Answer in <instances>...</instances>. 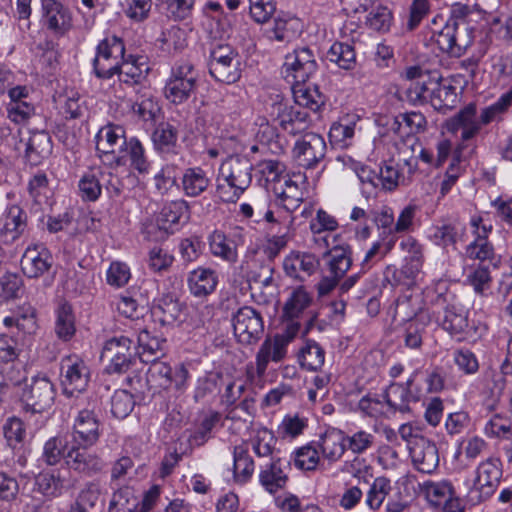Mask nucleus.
Masks as SVG:
<instances>
[{
	"instance_id": "423d86ee",
	"label": "nucleus",
	"mask_w": 512,
	"mask_h": 512,
	"mask_svg": "<svg viewBox=\"0 0 512 512\" xmlns=\"http://www.w3.org/2000/svg\"><path fill=\"white\" fill-rule=\"evenodd\" d=\"M97 155L104 165L123 164L120 155L127 142L125 130L120 125L108 124L102 127L95 136Z\"/></svg>"
},
{
	"instance_id": "a19ab883",
	"label": "nucleus",
	"mask_w": 512,
	"mask_h": 512,
	"mask_svg": "<svg viewBox=\"0 0 512 512\" xmlns=\"http://www.w3.org/2000/svg\"><path fill=\"white\" fill-rule=\"evenodd\" d=\"M80 196L84 201H96L102 192V170L93 168L83 174L79 183Z\"/></svg>"
},
{
	"instance_id": "f8f14e48",
	"label": "nucleus",
	"mask_w": 512,
	"mask_h": 512,
	"mask_svg": "<svg viewBox=\"0 0 512 512\" xmlns=\"http://www.w3.org/2000/svg\"><path fill=\"white\" fill-rule=\"evenodd\" d=\"M88 448L72 444L65 454L68 469L83 478L94 477L106 467L104 460Z\"/></svg>"
},
{
	"instance_id": "1a4fd4ad",
	"label": "nucleus",
	"mask_w": 512,
	"mask_h": 512,
	"mask_svg": "<svg viewBox=\"0 0 512 512\" xmlns=\"http://www.w3.org/2000/svg\"><path fill=\"white\" fill-rule=\"evenodd\" d=\"M326 151L324 138L320 134L308 132L295 142L292 157L298 166L313 169L325 158Z\"/></svg>"
},
{
	"instance_id": "9b49d317",
	"label": "nucleus",
	"mask_w": 512,
	"mask_h": 512,
	"mask_svg": "<svg viewBox=\"0 0 512 512\" xmlns=\"http://www.w3.org/2000/svg\"><path fill=\"white\" fill-rule=\"evenodd\" d=\"M102 424L93 409L82 408L77 411L71 428L72 444L92 447L102 434Z\"/></svg>"
},
{
	"instance_id": "5701e85b",
	"label": "nucleus",
	"mask_w": 512,
	"mask_h": 512,
	"mask_svg": "<svg viewBox=\"0 0 512 512\" xmlns=\"http://www.w3.org/2000/svg\"><path fill=\"white\" fill-rule=\"evenodd\" d=\"M438 320L442 328L458 341L466 339L471 333L468 312L461 307L447 306Z\"/></svg>"
},
{
	"instance_id": "0eeeda50",
	"label": "nucleus",
	"mask_w": 512,
	"mask_h": 512,
	"mask_svg": "<svg viewBox=\"0 0 512 512\" xmlns=\"http://www.w3.org/2000/svg\"><path fill=\"white\" fill-rule=\"evenodd\" d=\"M269 115L272 121L286 133L296 136L310 128L312 120L310 114L299 106H291L283 101H275L271 104Z\"/></svg>"
},
{
	"instance_id": "603ef678",
	"label": "nucleus",
	"mask_w": 512,
	"mask_h": 512,
	"mask_svg": "<svg viewBox=\"0 0 512 512\" xmlns=\"http://www.w3.org/2000/svg\"><path fill=\"white\" fill-rule=\"evenodd\" d=\"M393 23V13L386 6H376L367 14L365 25L376 32L386 33Z\"/></svg>"
},
{
	"instance_id": "dca6fc26",
	"label": "nucleus",
	"mask_w": 512,
	"mask_h": 512,
	"mask_svg": "<svg viewBox=\"0 0 512 512\" xmlns=\"http://www.w3.org/2000/svg\"><path fill=\"white\" fill-rule=\"evenodd\" d=\"M61 375L64 393L72 394L86 389L89 382V369L76 355H70L61 361Z\"/></svg>"
},
{
	"instance_id": "6ab92c4d",
	"label": "nucleus",
	"mask_w": 512,
	"mask_h": 512,
	"mask_svg": "<svg viewBox=\"0 0 512 512\" xmlns=\"http://www.w3.org/2000/svg\"><path fill=\"white\" fill-rule=\"evenodd\" d=\"M53 256L43 245L28 247L21 259L23 273L29 278H38L49 272Z\"/></svg>"
},
{
	"instance_id": "72a5a7b5",
	"label": "nucleus",
	"mask_w": 512,
	"mask_h": 512,
	"mask_svg": "<svg viewBox=\"0 0 512 512\" xmlns=\"http://www.w3.org/2000/svg\"><path fill=\"white\" fill-rule=\"evenodd\" d=\"M209 248L213 256L230 264L238 260L237 246L234 240L228 238L222 231H213L209 238Z\"/></svg>"
},
{
	"instance_id": "2eb2a0df",
	"label": "nucleus",
	"mask_w": 512,
	"mask_h": 512,
	"mask_svg": "<svg viewBox=\"0 0 512 512\" xmlns=\"http://www.w3.org/2000/svg\"><path fill=\"white\" fill-rule=\"evenodd\" d=\"M232 325L237 340L246 345L256 342L264 330L260 313L248 306L240 308L235 313Z\"/></svg>"
},
{
	"instance_id": "de8ad7c7",
	"label": "nucleus",
	"mask_w": 512,
	"mask_h": 512,
	"mask_svg": "<svg viewBox=\"0 0 512 512\" xmlns=\"http://www.w3.org/2000/svg\"><path fill=\"white\" fill-rule=\"evenodd\" d=\"M138 507L139 501L133 490L124 486L113 493L108 512H138Z\"/></svg>"
},
{
	"instance_id": "aec40b11",
	"label": "nucleus",
	"mask_w": 512,
	"mask_h": 512,
	"mask_svg": "<svg viewBox=\"0 0 512 512\" xmlns=\"http://www.w3.org/2000/svg\"><path fill=\"white\" fill-rule=\"evenodd\" d=\"M409 453L413 465L419 472L431 474L439 466L438 448L427 438H416Z\"/></svg>"
},
{
	"instance_id": "2f4dec72",
	"label": "nucleus",
	"mask_w": 512,
	"mask_h": 512,
	"mask_svg": "<svg viewBox=\"0 0 512 512\" xmlns=\"http://www.w3.org/2000/svg\"><path fill=\"white\" fill-rule=\"evenodd\" d=\"M148 71L149 67L143 57L129 56V59L121 60L117 75L121 83L133 86L141 83Z\"/></svg>"
},
{
	"instance_id": "f3484780",
	"label": "nucleus",
	"mask_w": 512,
	"mask_h": 512,
	"mask_svg": "<svg viewBox=\"0 0 512 512\" xmlns=\"http://www.w3.org/2000/svg\"><path fill=\"white\" fill-rule=\"evenodd\" d=\"M289 336L267 337L261 344L256 354V374L258 377L265 375L270 362L279 363L287 355Z\"/></svg>"
},
{
	"instance_id": "09e8293b",
	"label": "nucleus",
	"mask_w": 512,
	"mask_h": 512,
	"mask_svg": "<svg viewBox=\"0 0 512 512\" xmlns=\"http://www.w3.org/2000/svg\"><path fill=\"white\" fill-rule=\"evenodd\" d=\"M327 58L345 70L353 69L356 64L354 47L348 43L335 42L328 50Z\"/></svg>"
},
{
	"instance_id": "69168bd1",
	"label": "nucleus",
	"mask_w": 512,
	"mask_h": 512,
	"mask_svg": "<svg viewBox=\"0 0 512 512\" xmlns=\"http://www.w3.org/2000/svg\"><path fill=\"white\" fill-rule=\"evenodd\" d=\"M431 79L428 81H414L404 91L406 100L413 105L429 103L431 91Z\"/></svg>"
},
{
	"instance_id": "c03bdc74",
	"label": "nucleus",
	"mask_w": 512,
	"mask_h": 512,
	"mask_svg": "<svg viewBox=\"0 0 512 512\" xmlns=\"http://www.w3.org/2000/svg\"><path fill=\"white\" fill-rule=\"evenodd\" d=\"M284 186L278 192V188L275 187L279 198L282 201L283 207L290 212L295 211L304 200V192L299 187L298 180H293L288 175L283 177Z\"/></svg>"
},
{
	"instance_id": "e2e57ef3",
	"label": "nucleus",
	"mask_w": 512,
	"mask_h": 512,
	"mask_svg": "<svg viewBox=\"0 0 512 512\" xmlns=\"http://www.w3.org/2000/svg\"><path fill=\"white\" fill-rule=\"evenodd\" d=\"M133 395L126 390H118L111 398V413L118 419H124L134 409Z\"/></svg>"
},
{
	"instance_id": "49530a36",
	"label": "nucleus",
	"mask_w": 512,
	"mask_h": 512,
	"mask_svg": "<svg viewBox=\"0 0 512 512\" xmlns=\"http://www.w3.org/2000/svg\"><path fill=\"white\" fill-rule=\"evenodd\" d=\"M234 478L238 483H246L254 473V461L243 446H236L233 452Z\"/></svg>"
},
{
	"instance_id": "6e6552de",
	"label": "nucleus",
	"mask_w": 512,
	"mask_h": 512,
	"mask_svg": "<svg viewBox=\"0 0 512 512\" xmlns=\"http://www.w3.org/2000/svg\"><path fill=\"white\" fill-rule=\"evenodd\" d=\"M56 389L46 376H34L26 383L22 393V400L27 410L33 413H42L50 409L55 401Z\"/></svg>"
},
{
	"instance_id": "bf43d9fd",
	"label": "nucleus",
	"mask_w": 512,
	"mask_h": 512,
	"mask_svg": "<svg viewBox=\"0 0 512 512\" xmlns=\"http://www.w3.org/2000/svg\"><path fill=\"white\" fill-rule=\"evenodd\" d=\"M69 448L61 437H51L44 444L42 459L49 466L57 465L62 458L65 460V454Z\"/></svg>"
},
{
	"instance_id": "3c124183",
	"label": "nucleus",
	"mask_w": 512,
	"mask_h": 512,
	"mask_svg": "<svg viewBox=\"0 0 512 512\" xmlns=\"http://www.w3.org/2000/svg\"><path fill=\"white\" fill-rule=\"evenodd\" d=\"M75 318L72 307L65 303L57 310L55 321V333L58 338L67 341L75 334Z\"/></svg>"
},
{
	"instance_id": "c85d7f7f",
	"label": "nucleus",
	"mask_w": 512,
	"mask_h": 512,
	"mask_svg": "<svg viewBox=\"0 0 512 512\" xmlns=\"http://www.w3.org/2000/svg\"><path fill=\"white\" fill-rule=\"evenodd\" d=\"M492 230V226L483 225L482 232L474 237V240L465 248V255L470 260H478L480 262H492L495 259V249L488 239V235Z\"/></svg>"
},
{
	"instance_id": "f03ea898",
	"label": "nucleus",
	"mask_w": 512,
	"mask_h": 512,
	"mask_svg": "<svg viewBox=\"0 0 512 512\" xmlns=\"http://www.w3.org/2000/svg\"><path fill=\"white\" fill-rule=\"evenodd\" d=\"M199 74L194 65L187 60L177 61L164 86L166 99L175 104L185 103L197 90Z\"/></svg>"
},
{
	"instance_id": "473e14b6",
	"label": "nucleus",
	"mask_w": 512,
	"mask_h": 512,
	"mask_svg": "<svg viewBox=\"0 0 512 512\" xmlns=\"http://www.w3.org/2000/svg\"><path fill=\"white\" fill-rule=\"evenodd\" d=\"M52 152L50 135L45 131H36L31 134L26 144V158L32 165H38Z\"/></svg>"
},
{
	"instance_id": "c756f323",
	"label": "nucleus",
	"mask_w": 512,
	"mask_h": 512,
	"mask_svg": "<svg viewBox=\"0 0 512 512\" xmlns=\"http://www.w3.org/2000/svg\"><path fill=\"white\" fill-rule=\"evenodd\" d=\"M184 305L172 294L162 295L153 307L152 313L162 325H172L181 321Z\"/></svg>"
},
{
	"instance_id": "cd10ccee",
	"label": "nucleus",
	"mask_w": 512,
	"mask_h": 512,
	"mask_svg": "<svg viewBox=\"0 0 512 512\" xmlns=\"http://www.w3.org/2000/svg\"><path fill=\"white\" fill-rule=\"evenodd\" d=\"M218 284L216 272L210 268L198 267L188 276L190 292L196 297H204L215 291Z\"/></svg>"
},
{
	"instance_id": "774afa93",
	"label": "nucleus",
	"mask_w": 512,
	"mask_h": 512,
	"mask_svg": "<svg viewBox=\"0 0 512 512\" xmlns=\"http://www.w3.org/2000/svg\"><path fill=\"white\" fill-rule=\"evenodd\" d=\"M485 434L489 437L512 438V420L495 414L485 425Z\"/></svg>"
},
{
	"instance_id": "37998d69",
	"label": "nucleus",
	"mask_w": 512,
	"mask_h": 512,
	"mask_svg": "<svg viewBox=\"0 0 512 512\" xmlns=\"http://www.w3.org/2000/svg\"><path fill=\"white\" fill-rule=\"evenodd\" d=\"M352 265L351 248L348 245L335 246L329 251L328 268L331 275L343 278Z\"/></svg>"
},
{
	"instance_id": "f257e3e1",
	"label": "nucleus",
	"mask_w": 512,
	"mask_h": 512,
	"mask_svg": "<svg viewBox=\"0 0 512 512\" xmlns=\"http://www.w3.org/2000/svg\"><path fill=\"white\" fill-rule=\"evenodd\" d=\"M216 182L220 200L235 203L252 182V163L241 155L227 157L219 168Z\"/></svg>"
},
{
	"instance_id": "6e6d98bb",
	"label": "nucleus",
	"mask_w": 512,
	"mask_h": 512,
	"mask_svg": "<svg viewBox=\"0 0 512 512\" xmlns=\"http://www.w3.org/2000/svg\"><path fill=\"white\" fill-rule=\"evenodd\" d=\"M310 294L302 287L295 289L284 305V315L290 319L297 318L311 303Z\"/></svg>"
},
{
	"instance_id": "4be33fe9",
	"label": "nucleus",
	"mask_w": 512,
	"mask_h": 512,
	"mask_svg": "<svg viewBox=\"0 0 512 512\" xmlns=\"http://www.w3.org/2000/svg\"><path fill=\"white\" fill-rule=\"evenodd\" d=\"M287 470H289L288 462L272 456L271 462L261 467L259 482L267 492L275 494L285 488L289 480Z\"/></svg>"
},
{
	"instance_id": "8fccbe9b",
	"label": "nucleus",
	"mask_w": 512,
	"mask_h": 512,
	"mask_svg": "<svg viewBox=\"0 0 512 512\" xmlns=\"http://www.w3.org/2000/svg\"><path fill=\"white\" fill-rule=\"evenodd\" d=\"M160 49L167 53H177L187 47V33L178 26H172L162 32L158 39Z\"/></svg>"
},
{
	"instance_id": "4d7b16f0",
	"label": "nucleus",
	"mask_w": 512,
	"mask_h": 512,
	"mask_svg": "<svg viewBox=\"0 0 512 512\" xmlns=\"http://www.w3.org/2000/svg\"><path fill=\"white\" fill-rule=\"evenodd\" d=\"M375 439V435L366 430H358L352 434H346V450L355 455L364 454L374 446Z\"/></svg>"
},
{
	"instance_id": "4468645a",
	"label": "nucleus",
	"mask_w": 512,
	"mask_h": 512,
	"mask_svg": "<svg viewBox=\"0 0 512 512\" xmlns=\"http://www.w3.org/2000/svg\"><path fill=\"white\" fill-rule=\"evenodd\" d=\"M317 69L315 54L308 47L297 48L288 54L283 65L285 77H292L294 83H306Z\"/></svg>"
},
{
	"instance_id": "0e129e2a",
	"label": "nucleus",
	"mask_w": 512,
	"mask_h": 512,
	"mask_svg": "<svg viewBox=\"0 0 512 512\" xmlns=\"http://www.w3.org/2000/svg\"><path fill=\"white\" fill-rule=\"evenodd\" d=\"M466 281L477 294L484 295L490 289L492 281L489 268L484 265L475 267L467 274Z\"/></svg>"
},
{
	"instance_id": "a18cd8bd",
	"label": "nucleus",
	"mask_w": 512,
	"mask_h": 512,
	"mask_svg": "<svg viewBox=\"0 0 512 512\" xmlns=\"http://www.w3.org/2000/svg\"><path fill=\"white\" fill-rule=\"evenodd\" d=\"M391 490L390 479L384 476L374 478L366 492V505L373 511L379 510Z\"/></svg>"
},
{
	"instance_id": "052dcab7",
	"label": "nucleus",
	"mask_w": 512,
	"mask_h": 512,
	"mask_svg": "<svg viewBox=\"0 0 512 512\" xmlns=\"http://www.w3.org/2000/svg\"><path fill=\"white\" fill-rule=\"evenodd\" d=\"M294 22L293 19L277 17L274 20L273 27L267 29L265 35L270 41L290 42L295 37Z\"/></svg>"
},
{
	"instance_id": "a211bd4d",
	"label": "nucleus",
	"mask_w": 512,
	"mask_h": 512,
	"mask_svg": "<svg viewBox=\"0 0 512 512\" xmlns=\"http://www.w3.org/2000/svg\"><path fill=\"white\" fill-rule=\"evenodd\" d=\"M43 20L47 28L57 35H64L72 28V13L57 0H42Z\"/></svg>"
},
{
	"instance_id": "c9c22d12",
	"label": "nucleus",
	"mask_w": 512,
	"mask_h": 512,
	"mask_svg": "<svg viewBox=\"0 0 512 512\" xmlns=\"http://www.w3.org/2000/svg\"><path fill=\"white\" fill-rule=\"evenodd\" d=\"M189 217V204L183 199L171 201L163 206L158 217L157 224L160 229L169 231L173 225L180 222L182 217Z\"/></svg>"
},
{
	"instance_id": "7c9ffc66",
	"label": "nucleus",
	"mask_w": 512,
	"mask_h": 512,
	"mask_svg": "<svg viewBox=\"0 0 512 512\" xmlns=\"http://www.w3.org/2000/svg\"><path fill=\"white\" fill-rule=\"evenodd\" d=\"M138 356L144 363L159 360L165 354L166 340L152 336L147 329H141L137 337Z\"/></svg>"
},
{
	"instance_id": "9d476101",
	"label": "nucleus",
	"mask_w": 512,
	"mask_h": 512,
	"mask_svg": "<svg viewBox=\"0 0 512 512\" xmlns=\"http://www.w3.org/2000/svg\"><path fill=\"white\" fill-rule=\"evenodd\" d=\"M484 108L480 112L475 103H469L461 108L447 121V129L452 133L461 132L460 139L468 142L479 135L483 126L491 122H484Z\"/></svg>"
},
{
	"instance_id": "864d4df0",
	"label": "nucleus",
	"mask_w": 512,
	"mask_h": 512,
	"mask_svg": "<svg viewBox=\"0 0 512 512\" xmlns=\"http://www.w3.org/2000/svg\"><path fill=\"white\" fill-rule=\"evenodd\" d=\"M355 132V123L349 119H342L331 125L329 130L330 141L340 147L345 148L351 144Z\"/></svg>"
},
{
	"instance_id": "680f3d73",
	"label": "nucleus",
	"mask_w": 512,
	"mask_h": 512,
	"mask_svg": "<svg viewBox=\"0 0 512 512\" xmlns=\"http://www.w3.org/2000/svg\"><path fill=\"white\" fill-rule=\"evenodd\" d=\"M23 292V281L20 275L7 272L0 277V298L8 301L19 298Z\"/></svg>"
},
{
	"instance_id": "ddd939ff",
	"label": "nucleus",
	"mask_w": 512,
	"mask_h": 512,
	"mask_svg": "<svg viewBox=\"0 0 512 512\" xmlns=\"http://www.w3.org/2000/svg\"><path fill=\"white\" fill-rule=\"evenodd\" d=\"M474 36L468 34L467 28L448 24L433 33L432 40L438 48L452 57H461L473 43Z\"/></svg>"
},
{
	"instance_id": "7ed1b4c3",
	"label": "nucleus",
	"mask_w": 512,
	"mask_h": 512,
	"mask_svg": "<svg viewBox=\"0 0 512 512\" xmlns=\"http://www.w3.org/2000/svg\"><path fill=\"white\" fill-rule=\"evenodd\" d=\"M209 73L217 81L232 84L242 73L241 57L229 45H217L210 52Z\"/></svg>"
},
{
	"instance_id": "b1692460",
	"label": "nucleus",
	"mask_w": 512,
	"mask_h": 512,
	"mask_svg": "<svg viewBox=\"0 0 512 512\" xmlns=\"http://www.w3.org/2000/svg\"><path fill=\"white\" fill-rule=\"evenodd\" d=\"M66 489V479L59 469L43 470L35 476L33 490L45 499L60 497Z\"/></svg>"
},
{
	"instance_id": "79ce46f5",
	"label": "nucleus",
	"mask_w": 512,
	"mask_h": 512,
	"mask_svg": "<svg viewBox=\"0 0 512 512\" xmlns=\"http://www.w3.org/2000/svg\"><path fill=\"white\" fill-rule=\"evenodd\" d=\"M429 104L436 110L452 109L456 103V88L452 85L431 81Z\"/></svg>"
},
{
	"instance_id": "e433bc0d",
	"label": "nucleus",
	"mask_w": 512,
	"mask_h": 512,
	"mask_svg": "<svg viewBox=\"0 0 512 512\" xmlns=\"http://www.w3.org/2000/svg\"><path fill=\"white\" fill-rule=\"evenodd\" d=\"M293 97L295 104L300 108H307L316 112L324 104V95L316 86L305 85V83L293 84Z\"/></svg>"
},
{
	"instance_id": "f704fd0d",
	"label": "nucleus",
	"mask_w": 512,
	"mask_h": 512,
	"mask_svg": "<svg viewBox=\"0 0 512 512\" xmlns=\"http://www.w3.org/2000/svg\"><path fill=\"white\" fill-rule=\"evenodd\" d=\"M181 185L184 194L188 197H198L210 186V179L201 167L185 169L181 177Z\"/></svg>"
},
{
	"instance_id": "393cba45",
	"label": "nucleus",
	"mask_w": 512,
	"mask_h": 512,
	"mask_svg": "<svg viewBox=\"0 0 512 512\" xmlns=\"http://www.w3.org/2000/svg\"><path fill=\"white\" fill-rule=\"evenodd\" d=\"M154 148L164 158L171 159L179 154L178 130L168 122L159 123L152 134Z\"/></svg>"
},
{
	"instance_id": "412c9836",
	"label": "nucleus",
	"mask_w": 512,
	"mask_h": 512,
	"mask_svg": "<svg viewBox=\"0 0 512 512\" xmlns=\"http://www.w3.org/2000/svg\"><path fill=\"white\" fill-rule=\"evenodd\" d=\"M320 267L319 259L312 253L293 251L283 261V268L287 276L304 281Z\"/></svg>"
},
{
	"instance_id": "58836bf2",
	"label": "nucleus",
	"mask_w": 512,
	"mask_h": 512,
	"mask_svg": "<svg viewBox=\"0 0 512 512\" xmlns=\"http://www.w3.org/2000/svg\"><path fill=\"white\" fill-rule=\"evenodd\" d=\"M298 361L308 371L319 370L325 362V351L314 340L307 339L298 352Z\"/></svg>"
},
{
	"instance_id": "20e7f679",
	"label": "nucleus",
	"mask_w": 512,
	"mask_h": 512,
	"mask_svg": "<svg viewBox=\"0 0 512 512\" xmlns=\"http://www.w3.org/2000/svg\"><path fill=\"white\" fill-rule=\"evenodd\" d=\"M502 462L499 458L489 457L476 469V477L468 497L473 503L482 502L491 497L502 478Z\"/></svg>"
},
{
	"instance_id": "338daca9",
	"label": "nucleus",
	"mask_w": 512,
	"mask_h": 512,
	"mask_svg": "<svg viewBox=\"0 0 512 512\" xmlns=\"http://www.w3.org/2000/svg\"><path fill=\"white\" fill-rule=\"evenodd\" d=\"M60 99L62 100L61 110L66 119H78L84 115L86 108L79 93L70 91L60 96Z\"/></svg>"
},
{
	"instance_id": "4c0bfd02",
	"label": "nucleus",
	"mask_w": 512,
	"mask_h": 512,
	"mask_svg": "<svg viewBox=\"0 0 512 512\" xmlns=\"http://www.w3.org/2000/svg\"><path fill=\"white\" fill-rule=\"evenodd\" d=\"M27 227V214L17 205L9 207L4 215L3 227L1 234L14 241L24 233Z\"/></svg>"
},
{
	"instance_id": "13d9d810",
	"label": "nucleus",
	"mask_w": 512,
	"mask_h": 512,
	"mask_svg": "<svg viewBox=\"0 0 512 512\" xmlns=\"http://www.w3.org/2000/svg\"><path fill=\"white\" fill-rule=\"evenodd\" d=\"M255 137L261 146L266 147L272 153L279 154L283 152V146L280 142V135L277 128L268 122H262L259 125Z\"/></svg>"
},
{
	"instance_id": "ea45409f",
	"label": "nucleus",
	"mask_w": 512,
	"mask_h": 512,
	"mask_svg": "<svg viewBox=\"0 0 512 512\" xmlns=\"http://www.w3.org/2000/svg\"><path fill=\"white\" fill-rule=\"evenodd\" d=\"M411 391L408 392L404 383H391L384 394V401L390 412L406 413L410 411Z\"/></svg>"
},
{
	"instance_id": "bb28decb",
	"label": "nucleus",
	"mask_w": 512,
	"mask_h": 512,
	"mask_svg": "<svg viewBox=\"0 0 512 512\" xmlns=\"http://www.w3.org/2000/svg\"><path fill=\"white\" fill-rule=\"evenodd\" d=\"M123 157V164H114L113 166H125L136 170L140 174L148 173L150 169V162L145 153V149L140 140L136 137H131L127 140L124 148L120 150V155Z\"/></svg>"
},
{
	"instance_id": "a878e982",
	"label": "nucleus",
	"mask_w": 512,
	"mask_h": 512,
	"mask_svg": "<svg viewBox=\"0 0 512 512\" xmlns=\"http://www.w3.org/2000/svg\"><path fill=\"white\" fill-rule=\"evenodd\" d=\"M346 434L337 428H328L321 436L318 446L329 463L339 461L346 451Z\"/></svg>"
},
{
	"instance_id": "39448f33",
	"label": "nucleus",
	"mask_w": 512,
	"mask_h": 512,
	"mask_svg": "<svg viewBox=\"0 0 512 512\" xmlns=\"http://www.w3.org/2000/svg\"><path fill=\"white\" fill-rule=\"evenodd\" d=\"M133 341L126 337H113L108 339L101 352V360L108 362L105 370L107 373H126L136 360V352L133 349Z\"/></svg>"
},
{
	"instance_id": "5fc2aeb1",
	"label": "nucleus",
	"mask_w": 512,
	"mask_h": 512,
	"mask_svg": "<svg viewBox=\"0 0 512 512\" xmlns=\"http://www.w3.org/2000/svg\"><path fill=\"white\" fill-rule=\"evenodd\" d=\"M125 46L121 38L112 35L106 37L97 46V57L104 60L120 61L124 59Z\"/></svg>"
}]
</instances>
